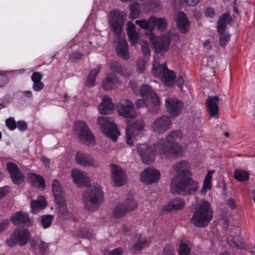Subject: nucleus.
I'll return each mask as SVG.
<instances>
[{"label": "nucleus", "instance_id": "f257e3e1", "mask_svg": "<svg viewBox=\"0 0 255 255\" xmlns=\"http://www.w3.org/2000/svg\"><path fill=\"white\" fill-rule=\"evenodd\" d=\"M126 20V14L124 11L116 9L112 10L109 13V24L111 29L117 36L118 44L116 48L118 55L124 59L129 57L128 50V44L125 39V35H122V31Z\"/></svg>", "mask_w": 255, "mask_h": 255}, {"label": "nucleus", "instance_id": "f03ea898", "mask_svg": "<svg viewBox=\"0 0 255 255\" xmlns=\"http://www.w3.org/2000/svg\"><path fill=\"white\" fill-rule=\"evenodd\" d=\"M84 208L88 211L94 212L99 208L103 201V192L100 187L93 186L87 189L82 198Z\"/></svg>", "mask_w": 255, "mask_h": 255}, {"label": "nucleus", "instance_id": "7ed1b4c3", "mask_svg": "<svg viewBox=\"0 0 255 255\" xmlns=\"http://www.w3.org/2000/svg\"><path fill=\"white\" fill-rule=\"evenodd\" d=\"M213 218V211L210 204L206 200L201 201L191 219V222L196 227L203 228L208 225Z\"/></svg>", "mask_w": 255, "mask_h": 255}, {"label": "nucleus", "instance_id": "20e7f679", "mask_svg": "<svg viewBox=\"0 0 255 255\" xmlns=\"http://www.w3.org/2000/svg\"><path fill=\"white\" fill-rule=\"evenodd\" d=\"M191 177L185 176L172 179L170 185L171 191L182 195L194 193L198 188V184Z\"/></svg>", "mask_w": 255, "mask_h": 255}, {"label": "nucleus", "instance_id": "39448f33", "mask_svg": "<svg viewBox=\"0 0 255 255\" xmlns=\"http://www.w3.org/2000/svg\"><path fill=\"white\" fill-rule=\"evenodd\" d=\"M52 187L53 193L55 197L56 209L58 214L66 219L72 218L73 214L67 209L62 188L56 179L53 180Z\"/></svg>", "mask_w": 255, "mask_h": 255}, {"label": "nucleus", "instance_id": "423d86ee", "mask_svg": "<svg viewBox=\"0 0 255 255\" xmlns=\"http://www.w3.org/2000/svg\"><path fill=\"white\" fill-rule=\"evenodd\" d=\"M75 131L80 142L89 146L95 145L94 136L84 122L78 121L75 124Z\"/></svg>", "mask_w": 255, "mask_h": 255}, {"label": "nucleus", "instance_id": "0eeeda50", "mask_svg": "<svg viewBox=\"0 0 255 255\" xmlns=\"http://www.w3.org/2000/svg\"><path fill=\"white\" fill-rule=\"evenodd\" d=\"M97 123L105 135L114 141L116 140L120 132L112 120L109 117H100L97 120Z\"/></svg>", "mask_w": 255, "mask_h": 255}, {"label": "nucleus", "instance_id": "6e6552de", "mask_svg": "<svg viewBox=\"0 0 255 255\" xmlns=\"http://www.w3.org/2000/svg\"><path fill=\"white\" fill-rule=\"evenodd\" d=\"M159 152L165 157L178 155L183 152V148L173 140H161L159 141Z\"/></svg>", "mask_w": 255, "mask_h": 255}, {"label": "nucleus", "instance_id": "1a4fd4ad", "mask_svg": "<svg viewBox=\"0 0 255 255\" xmlns=\"http://www.w3.org/2000/svg\"><path fill=\"white\" fill-rule=\"evenodd\" d=\"M135 23L144 29H152L155 27L161 31L165 30L167 26L165 18H157L155 16H151L148 19L137 20Z\"/></svg>", "mask_w": 255, "mask_h": 255}, {"label": "nucleus", "instance_id": "9d476101", "mask_svg": "<svg viewBox=\"0 0 255 255\" xmlns=\"http://www.w3.org/2000/svg\"><path fill=\"white\" fill-rule=\"evenodd\" d=\"M30 236V233L27 230L16 229L9 238L6 240V244L10 247H13L17 244L23 246L27 243Z\"/></svg>", "mask_w": 255, "mask_h": 255}, {"label": "nucleus", "instance_id": "9b49d317", "mask_svg": "<svg viewBox=\"0 0 255 255\" xmlns=\"http://www.w3.org/2000/svg\"><path fill=\"white\" fill-rule=\"evenodd\" d=\"M137 202L130 198L120 202L114 209L113 215L116 218L123 217L127 214L134 210L137 207Z\"/></svg>", "mask_w": 255, "mask_h": 255}, {"label": "nucleus", "instance_id": "f8f14e48", "mask_svg": "<svg viewBox=\"0 0 255 255\" xmlns=\"http://www.w3.org/2000/svg\"><path fill=\"white\" fill-rule=\"evenodd\" d=\"M144 125L143 120H140L134 122L131 125L127 126L126 128L127 144L129 146L133 145L136 140V137L140 134V131L144 128Z\"/></svg>", "mask_w": 255, "mask_h": 255}, {"label": "nucleus", "instance_id": "ddd939ff", "mask_svg": "<svg viewBox=\"0 0 255 255\" xmlns=\"http://www.w3.org/2000/svg\"><path fill=\"white\" fill-rule=\"evenodd\" d=\"M75 159L77 164L83 167L98 168L101 165L100 162L91 154L81 151L77 152Z\"/></svg>", "mask_w": 255, "mask_h": 255}, {"label": "nucleus", "instance_id": "4468645a", "mask_svg": "<svg viewBox=\"0 0 255 255\" xmlns=\"http://www.w3.org/2000/svg\"><path fill=\"white\" fill-rule=\"evenodd\" d=\"M159 142L149 146L146 144H139L137 149L141 157L142 160L146 164L151 163L153 161V155L155 151H159Z\"/></svg>", "mask_w": 255, "mask_h": 255}, {"label": "nucleus", "instance_id": "2eb2a0df", "mask_svg": "<svg viewBox=\"0 0 255 255\" xmlns=\"http://www.w3.org/2000/svg\"><path fill=\"white\" fill-rule=\"evenodd\" d=\"M112 184L113 186L120 187L127 182L125 171L120 166L115 164H110Z\"/></svg>", "mask_w": 255, "mask_h": 255}, {"label": "nucleus", "instance_id": "dca6fc26", "mask_svg": "<svg viewBox=\"0 0 255 255\" xmlns=\"http://www.w3.org/2000/svg\"><path fill=\"white\" fill-rule=\"evenodd\" d=\"M172 125L170 118L162 116L156 118L151 125L152 130L156 134H162L170 129Z\"/></svg>", "mask_w": 255, "mask_h": 255}, {"label": "nucleus", "instance_id": "f3484780", "mask_svg": "<svg viewBox=\"0 0 255 255\" xmlns=\"http://www.w3.org/2000/svg\"><path fill=\"white\" fill-rule=\"evenodd\" d=\"M150 40L153 49L157 53L165 52L169 49L170 40L166 36H155L151 35L150 37Z\"/></svg>", "mask_w": 255, "mask_h": 255}, {"label": "nucleus", "instance_id": "a211bd4d", "mask_svg": "<svg viewBox=\"0 0 255 255\" xmlns=\"http://www.w3.org/2000/svg\"><path fill=\"white\" fill-rule=\"evenodd\" d=\"M241 230L237 227H233L231 234L227 237V242L228 245L236 250H244L246 245L244 240L240 237Z\"/></svg>", "mask_w": 255, "mask_h": 255}, {"label": "nucleus", "instance_id": "6ab92c4d", "mask_svg": "<svg viewBox=\"0 0 255 255\" xmlns=\"http://www.w3.org/2000/svg\"><path fill=\"white\" fill-rule=\"evenodd\" d=\"M117 112L119 115L125 118H134L136 115L133 104L127 99L121 100L118 106Z\"/></svg>", "mask_w": 255, "mask_h": 255}, {"label": "nucleus", "instance_id": "aec40b11", "mask_svg": "<svg viewBox=\"0 0 255 255\" xmlns=\"http://www.w3.org/2000/svg\"><path fill=\"white\" fill-rule=\"evenodd\" d=\"M160 176V173L158 170L153 168L147 167L140 174V180L146 184H151L157 182Z\"/></svg>", "mask_w": 255, "mask_h": 255}, {"label": "nucleus", "instance_id": "412c9836", "mask_svg": "<svg viewBox=\"0 0 255 255\" xmlns=\"http://www.w3.org/2000/svg\"><path fill=\"white\" fill-rule=\"evenodd\" d=\"M167 111L171 116L177 117L183 107V104L175 97H169L165 100Z\"/></svg>", "mask_w": 255, "mask_h": 255}, {"label": "nucleus", "instance_id": "4be33fe9", "mask_svg": "<svg viewBox=\"0 0 255 255\" xmlns=\"http://www.w3.org/2000/svg\"><path fill=\"white\" fill-rule=\"evenodd\" d=\"M171 170L172 172L177 173V177L175 179L192 176V173L190 171V164L186 160L176 162L172 165Z\"/></svg>", "mask_w": 255, "mask_h": 255}, {"label": "nucleus", "instance_id": "5701e85b", "mask_svg": "<svg viewBox=\"0 0 255 255\" xmlns=\"http://www.w3.org/2000/svg\"><path fill=\"white\" fill-rule=\"evenodd\" d=\"M6 168L15 184H19L24 181V175L16 164L12 162H8Z\"/></svg>", "mask_w": 255, "mask_h": 255}, {"label": "nucleus", "instance_id": "b1692460", "mask_svg": "<svg viewBox=\"0 0 255 255\" xmlns=\"http://www.w3.org/2000/svg\"><path fill=\"white\" fill-rule=\"evenodd\" d=\"M71 176L74 183L79 187L86 186L90 181L87 173L80 169H72L71 171Z\"/></svg>", "mask_w": 255, "mask_h": 255}, {"label": "nucleus", "instance_id": "393cba45", "mask_svg": "<svg viewBox=\"0 0 255 255\" xmlns=\"http://www.w3.org/2000/svg\"><path fill=\"white\" fill-rule=\"evenodd\" d=\"M219 101L218 96L209 97L206 99L207 109L211 117L219 116V108L218 103Z\"/></svg>", "mask_w": 255, "mask_h": 255}, {"label": "nucleus", "instance_id": "a878e982", "mask_svg": "<svg viewBox=\"0 0 255 255\" xmlns=\"http://www.w3.org/2000/svg\"><path fill=\"white\" fill-rule=\"evenodd\" d=\"M176 21L177 27L181 32L185 33L189 29L190 22L186 14L183 12H179L176 15Z\"/></svg>", "mask_w": 255, "mask_h": 255}, {"label": "nucleus", "instance_id": "bb28decb", "mask_svg": "<svg viewBox=\"0 0 255 255\" xmlns=\"http://www.w3.org/2000/svg\"><path fill=\"white\" fill-rule=\"evenodd\" d=\"M11 220L15 225L22 224L29 226L31 224V220L28 215L21 211L13 214L11 217Z\"/></svg>", "mask_w": 255, "mask_h": 255}, {"label": "nucleus", "instance_id": "cd10ccee", "mask_svg": "<svg viewBox=\"0 0 255 255\" xmlns=\"http://www.w3.org/2000/svg\"><path fill=\"white\" fill-rule=\"evenodd\" d=\"M146 107L151 114H157L160 109V102L158 96L148 99L146 101Z\"/></svg>", "mask_w": 255, "mask_h": 255}, {"label": "nucleus", "instance_id": "c85d7f7f", "mask_svg": "<svg viewBox=\"0 0 255 255\" xmlns=\"http://www.w3.org/2000/svg\"><path fill=\"white\" fill-rule=\"evenodd\" d=\"M119 80L115 74H108L105 79L103 81L102 87L106 90H111L116 87Z\"/></svg>", "mask_w": 255, "mask_h": 255}, {"label": "nucleus", "instance_id": "c756f323", "mask_svg": "<svg viewBox=\"0 0 255 255\" xmlns=\"http://www.w3.org/2000/svg\"><path fill=\"white\" fill-rule=\"evenodd\" d=\"M98 110L101 114H110L114 111V105L110 99L107 97H104L102 102L98 107Z\"/></svg>", "mask_w": 255, "mask_h": 255}, {"label": "nucleus", "instance_id": "7c9ffc66", "mask_svg": "<svg viewBox=\"0 0 255 255\" xmlns=\"http://www.w3.org/2000/svg\"><path fill=\"white\" fill-rule=\"evenodd\" d=\"M185 205V201L181 198H176L168 204L163 206L162 209L167 211L179 210Z\"/></svg>", "mask_w": 255, "mask_h": 255}, {"label": "nucleus", "instance_id": "2f4dec72", "mask_svg": "<svg viewBox=\"0 0 255 255\" xmlns=\"http://www.w3.org/2000/svg\"><path fill=\"white\" fill-rule=\"evenodd\" d=\"M167 67L165 64H160L159 58L155 57L153 65L152 73L154 76H162L164 71L167 69Z\"/></svg>", "mask_w": 255, "mask_h": 255}, {"label": "nucleus", "instance_id": "473e14b6", "mask_svg": "<svg viewBox=\"0 0 255 255\" xmlns=\"http://www.w3.org/2000/svg\"><path fill=\"white\" fill-rule=\"evenodd\" d=\"M161 77L166 86L172 87L174 85L175 74L173 71L169 70L167 68L163 73Z\"/></svg>", "mask_w": 255, "mask_h": 255}, {"label": "nucleus", "instance_id": "72a5a7b5", "mask_svg": "<svg viewBox=\"0 0 255 255\" xmlns=\"http://www.w3.org/2000/svg\"><path fill=\"white\" fill-rule=\"evenodd\" d=\"M232 20V18L228 14H224L221 16L217 24L218 32L225 31L227 23H229Z\"/></svg>", "mask_w": 255, "mask_h": 255}, {"label": "nucleus", "instance_id": "f704fd0d", "mask_svg": "<svg viewBox=\"0 0 255 255\" xmlns=\"http://www.w3.org/2000/svg\"><path fill=\"white\" fill-rule=\"evenodd\" d=\"M139 94L141 96L146 97L148 99L158 96L151 87L146 84L143 85L141 87Z\"/></svg>", "mask_w": 255, "mask_h": 255}, {"label": "nucleus", "instance_id": "c9c22d12", "mask_svg": "<svg viewBox=\"0 0 255 255\" xmlns=\"http://www.w3.org/2000/svg\"><path fill=\"white\" fill-rule=\"evenodd\" d=\"M46 206V202L43 197H40L37 200H32L31 203L32 211L34 213L43 209Z\"/></svg>", "mask_w": 255, "mask_h": 255}, {"label": "nucleus", "instance_id": "e433bc0d", "mask_svg": "<svg viewBox=\"0 0 255 255\" xmlns=\"http://www.w3.org/2000/svg\"><path fill=\"white\" fill-rule=\"evenodd\" d=\"M29 178L33 185L43 188L45 187L44 180L40 175L35 173H30L29 174Z\"/></svg>", "mask_w": 255, "mask_h": 255}, {"label": "nucleus", "instance_id": "4c0bfd02", "mask_svg": "<svg viewBox=\"0 0 255 255\" xmlns=\"http://www.w3.org/2000/svg\"><path fill=\"white\" fill-rule=\"evenodd\" d=\"M130 12L129 17L131 19L138 18L140 14V4L137 2H134L129 5Z\"/></svg>", "mask_w": 255, "mask_h": 255}, {"label": "nucleus", "instance_id": "58836bf2", "mask_svg": "<svg viewBox=\"0 0 255 255\" xmlns=\"http://www.w3.org/2000/svg\"><path fill=\"white\" fill-rule=\"evenodd\" d=\"M234 177L240 182L247 181L249 178V173L244 169H236L234 171Z\"/></svg>", "mask_w": 255, "mask_h": 255}, {"label": "nucleus", "instance_id": "ea45409f", "mask_svg": "<svg viewBox=\"0 0 255 255\" xmlns=\"http://www.w3.org/2000/svg\"><path fill=\"white\" fill-rule=\"evenodd\" d=\"M149 243V240L145 237L139 236L136 244L132 248V252L139 251Z\"/></svg>", "mask_w": 255, "mask_h": 255}, {"label": "nucleus", "instance_id": "a19ab883", "mask_svg": "<svg viewBox=\"0 0 255 255\" xmlns=\"http://www.w3.org/2000/svg\"><path fill=\"white\" fill-rule=\"evenodd\" d=\"M214 172V171H209L206 175L204 181L203 187L201 189L202 193H206L208 190H210L211 188V174Z\"/></svg>", "mask_w": 255, "mask_h": 255}, {"label": "nucleus", "instance_id": "79ce46f5", "mask_svg": "<svg viewBox=\"0 0 255 255\" xmlns=\"http://www.w3.org/2000/svg\"><path fill=\"white\" fill-rule=\"evenodd\" d=\"M219 33V42L221 46L225 47L230 39V36L226 31H222Z\"/></svg>", "mask_w": 255, "mask_h": 255}, {"label": "nucleus", "instance_id": "37998d69", "mask_svg": "<svg viewBox=\"0 0 255 255\" xmlns=\"http://www.w3.org/2000/svg\"><path fill=\"white\" fill-rule=\"evenodd\" d=\"M53 216L50 215H44L41 217V224L44 228L49 227L53 219Z\"/></svg>", "mask_w": 255, "mask_h": 255}, {"label": "nucleus", "instance_id": "c03bdc74", "mask_svg": "<svg viewBox=\"0 0 255 255\" xmlns=\"http://www.w3.org/2000/svg\"><path fill=\"white\" fill-rule=\"evenodd\" d=\"M182 137V133L180 130H176L170 131L166 136L165 140H173L176 138H180Z\"/></svg>", "mask_w": 255, "mask_h": 255}, {"label": "nucleus", "instance_id": "a18cd8bd", "mask_svg": "<svg viewBox=\"0 0 255 255\" xmlns=\"http://www.w3.org/2000/svg\"><path fill=\"white\" fill-rule=\"evenodd\" d=\"M190 248L186 243L180 242L179 253L180 255H188L190 253Z\"/></svg>", "mask_w": 255, "mask_h": 255}, {"label": "nucleus", "instance_id": "49530a36", "mask_svg": "<svg viewBox=\"0 0 255 255\" xmlns=\"http://www.w3.org/2000/svg\"><path fill=\"white\" fill-rule=\"evenodd\" d=\"M110 69L117 73H122L123 72L122 66L117 61H113L110 63Z\"/></svg>", "mask_w": 255, "mask_h": 255}, {"label": "nucleus", "instance_id": "de8ad7c7", "mask_svg": "<svg viewBox=\"0 0 255 255\" xmlns=\"http://www.w3.org/2000/svg\"><path fill=\"white\" fill-rule=\"evenodd\" d=\"M5 125L10 130H13L16 128V124L13 118H9L5 121Z\"/></svg>", "mask_w": 255, "mask_h": 255}, {"label": "nucleus", "instance_id": "09e8293b", "mask_svg": "<svg viewBox=\"0 0 255 255\" xmlns=\"http://www.w3.org/2000/svg\"><path fill=\"white\" fill-rule=\"evenodd\" d=\"M140 44L141 46V49L143 53L145 55H149L150 53V50L147 43L144 40H141L140 42Z\"/></svg>", "mask_w": 255, "mask_h": 255}, {"label": "nucleus", "instance_id": "8fccbe9b", "mask_svg": "<svg viewBox=\"0 0 255 255\" xmlns=\"http://www.w3.org/2000/svg\"><path fill=\"white\" fill-rule=\"evenodd\" d=\"M127 35L132 45L136 43L138 40V34L136 32L127 34Z\"/></svg>", "mask_w": 255, "mask_h": 255}, {"label": "nucleus", "instance_id": "3c124183", "mask_svg": "<svg viewBox=\"0 0 255 255\" xmlns=\"http://www.w3.org/2000/svg\"><path fill=\"white\" fill-rule=\"evenodd\" d=\"M83 54L80 52H75L70 54V59L73 61H78L81 60Z\"/></svg>", "mask_w": 255, "mask_h": 255}, {"label": "nucleus", "instance_id": "603ef678", "mask_svg": "<svg viewBox=\"0 0 255 255\" xmlns=\"http://www.w3.org/2000/svg\"><path fill=\"white\" fill-rule=\"evenodd\" d=\"M126 30L127 34L135 32V25L131 21H128L126 24Z\"/></svg>", "mask_w": 255, "mask_h": 255}, {"label": "nucleus", "instance_id": "864d4df0", "mask_svg": "<svg viewBox=\"0 0 255 255\" xmlns=\"http://www.w3.org/2000/svg\"><path fill=\"white\" fill-rule=\"evenodd\" d=\"M41 78V75L38 72H34L31 76V80L34 83L40 82Z\"/></svg>", "mask_w": 255, "mask_h": 255}, {"label": "nucleus", "instance_id": "5fc2aeb1", "mask_svg": "<svg viewBox=\"0 0 255 255\" xmlns=\"http://www.w3.org/2000/svg\"><path fill=\"white\" fill-rule=\"evenodd\" d=\"M174 251V248L169 245H166L163 250L164 255H173V252Z\"/></svg>", "mask_w": 255, "mask_h": 255}, {"label": "nucleus", "instance_id": "6e6d98bb", "mask_svg": "<svg viewBox=\"0 0 255 255\" xmlns=\"http://www.w3.org/2000/svg\"><path fill=\"white\" fill-rule=\"evenodd\" d=\"M16 127L20 131H24L27 129V124L23 121H19L17 123Z\"/></svg>", "mask_w": 255, "mask_h": 255}, {"label": "nucleus", "instance_id": "4d7b16f0", "mask_svg": "<svg viewBox=\"0 0 255 255\" xmlns=\"http://www.w3.org/2000/svg\"><path fill=\"white\" fill-rule=\"evenodd\" d=\"M32 88L35 91H40L44 88V84L41 81L36 83L33 82Z\"/></svg>", "mask_w": 255, "mask_h": 255}, {"label": "nucleus", "instance_id": "13d9d810", "mask_svg": "<svg viewBox=\"0 0 255 255\" xmlns=\"http://www.w3.org/2000/svg\"><path fill=\"white\" fill-rule=\"evenodd\" d=\"M8 82L7 76L2 74H0V87H4Z\"/></svg>", "mask_w": 255, "mask_h": 255}, {"label": "nucleus", "instance_id": "bf43d9fd", "mask_svg": "<svg viewBox=\"0 0 255 255\" xmlns=\"http://www.w3.org/2000/svg\"><path fill=\"white\" fill-rule=\"evenodd\" d=\"M215 14V10L211 7H207L205 10V15L208 17H213Z\"/></svg>", "mask_w": 255, "mask_h": 255}, {"label": "nucleus", "instance_id": "052dcab7", "mask_svg": "<svg viewBox=\"0 0 255 255\" xmlns=\"http://www.w3.org/2000/svg\"><path fill=\"white\" fill-rule=\"evenodd\" d=\"M95 82V78L89 74V76L86 79V84L88 86H93Z\"/></svg>", "mask_w": 255, "mask_h": 255}, {"label": "nucleus", "instance_id": "680f3d73", "mask_svg": "<svg viewBox=\"0 0 255 255\" xmlns=\"http://www.w3.org/2000/svg\"><path fill=\"white\" fill-rule=\"evenodd\" d=\"M145 68V62H138L137 64V70L139 73H142Z\"/></svg>", "mask_w": 255, "mask_h": 255}, {"label": "nucleus", "instance_id": "e2e57ef3", "mask_svg": "<svg viewBox=\"0 0 255 255\" xmlns=\"http://www.w3.org/2000/svg\"><path fill=\"white\" fill-rule=\"evenodd\" d=\"M101 69V66L99 65L97 66L95 68L93 69L90 73V74H91L94 78L96 79V76L99 74V73L100 71V70Z\"/></svg>", "mask_w": 255, "mask_h": 255}, {"label": "nucleus", "instance_id": "0e129e2a", "mask_svg": "<svg viewBox=\"0 0 255 255\" xmlns=\"http://www.w3.org/2000/svg\"><path fill=\"white\" fill-rule=\"evenodd\" d=\"M146 101L144 99H138L137 100L135 104L137 108H139L140 107H142L144 106V105L146 106Z\"/></svg>", "mask_w": 255, "mask_h": 255}, {"label": "nucleus", "instance_id": "69168bd1", "mask_svg": "<svg viewBox=\"0 0 255 255\" xmlns=\"http://www.w3.org/2000/svg\"><path fill=\"white\" fill-rule=\"evenodd\" d=\"M177 85L181 90L183 89V86L184 85V80L182 76L178 77L177 81Z\"/></svg>", "mask_w": 255, "mask_h": 255}, {"label": "nucleus", "instance_id": "338daca9", "mask_svg": "<svg viewBox=\"0 0 255 255\" xmlns=\"http://www.w3.org/2000/svg\"><path fill=\"white\" fill-rule=\"evenodd\" d=\"M8 222L7 221H4L0 223V233L3 232V230L6 229L7 227Z\"/></svg>", "mask_w": 255, "mask_h": 255}, {"label": "nucleus", "instance_id": "774afa93", "mask_svg": "<svg viewBox=\"0 0 255 255\" xmlns=\"http://www.w3.org/2000/svg\"><path fill=\"white\" fill-rule=\"evenodd\" d=\"M122 253L123 252L122 249L120 248H117L110 252L109 255H122Z\"/></svg>", "mask_w": 255, "mask_h": 255}]
</instances>
